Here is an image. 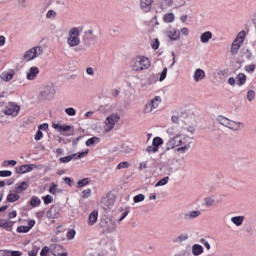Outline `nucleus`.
I'll use <instances>...</instances> for the list:
<instances>
[{"instance_id":"f257e3e1","label":"nucleus","mask_w":256,"mask_h":256,"mask_svg":"<svg viewBox=\"0 0 256 256\" xmlns=\"http://www.w3.org/2000/svg\"><path fill=\"white\" fill-rule=\"evenodd\" d=\"M186 140L187 139L185 137H181L180 135L169 138L166 143V148L164 149L163 153H161V157H169V151H171V149H175L176 147H181V145H185Z\"/></svg>"},{"instance_id":"f03ea898","label":"nucleus","mask_w":256,"mask_h":256,"mask_svg":"<svg viewBox=\"0 0 256 256\" xmlns=\"http://www.w3.org/2000/svg\"><path fill=\"white\" fill-rule=\"evenodd\" d=\"M131 66L133 71H145L151 67V61L146 56H137L132 60Z\"/></svg>"},{"instance_id":"7ed1b4c3","label":"nucleus","mask_w":256,"mask_h":256,"mask_svg":"<svg viewBox=\"0 0 256 256\" xmlns=\"http://www.w3.org/2000/svg\"><path fill=\"white\" fill-rule=\"evenodd\" d=\"M216 120L218 121V123H220V125H223L224 127H228V129H232V131H239L241 127L242 128L245 127V124L243 122H236L221 115L218 116Z\"/></svg>"},{"instance_id":"20e7f679","label":"nucleus","mask_w":256,"mask_h":256,"mask_svg":"<svg viewBox=\"0 0 256 256\" xmlns=\"http://www.w3.org/2000/svg\"><path fill=\"white\" fill-rule=\"evenodd\" d=\"M79 28L73 27L69 30V37L67 39V43L69 47H77L81 43V40L79 39Z\"/></svg>"},{"instance_id":"39448f33","label":"nucleus","mask_w":256,"mask_h":256,"mask_svg":"<svg viewBox=\"0 0 256 256\" xmlns=\"http://www.w3.org/2000/svg\"><path fill=\"white\" fill-rule=\"evenodd\" d=\"M43 52H44L43 47L41 46L33 47L25 52L24 59L25 61H33V59H36V57L43 55Z\"/></svg>"},{"instance_id":"423d86ee","label":"nucleus","mask_w":256,"mask_h":256,"mask_svg":"<svg viewBox=\"0 0 256 256\" xmlns=\"http://www.w3.org/2000/svg\"><path fill=\"white\" fill-rule=\"evenodd\" d=\"M99 37L95 34H93V30H88L84 32V35L82 37V43L86 47H91V43H95L98 41Z\"/></svg>"},{"instance_id":"0eeeda50","label":"nucleus","mask_w":256,"mask_h":256,"mask_svg":"<svg viewBox=\"0 0 256 256\" xmlns=\"http://www.w3.org/2000/svg\"><path fill=\"white\" fill-rule=\"evenodd\" d=\"M19 111H21V106L11 102L8 106L5 107L3 113L4 115H10L11 117H17L19 115Z\"/></svg>"},{"instance_id":"6e6552de","label":"nucleus","mask_w":256,"mask_h":256,"mask_svg":"<svg viewBox=\"0 0 256 256\" xmlns=\"http://www.w3.org/2000/svg\"><path fill=\"white\" fill-rule=\"evenodd\" d=\"M55 93H57L55 86L53 84H48L41 91V97L42 99L51 100L52 97H55Z\"/></svg>"},{"instance_id":"1a4fd4ad","label":"nucleus","mask_w":256,"mask_h":256,"mask_svg":"<svg viewBox=\"0 0 256 256\" xmlns=\"http://www.w3.org/2000/svg\"><path fill=\"white\" fill-rule=\"evenodd\" d=\"M33 169H37V164H23L20 167H16V173L23 175L25 173H31Z\"/></svg>"},{"instance_id":"9d476101","label":"nucleus","mask_w":256,"mask_h":256,"mask_svg":"<svg viewBox=\"0 0 256 256\" xmlns=\"http://www.w3.org/2000/svg\"><path fill=\"white\" fill-rule=\"evenodd\" d=\"M119 115L112 114L106 118V125H109L108 129L106 131H112V129H115V124L119 123Z\"/></svg>"},{"instance_id":"9b49d317","label":"nucleus","mask_w":256,"mask_h":256,"mask_svg":"<svg viewBox=\"0 0 256 256\" xmlns=\"http://www.w3.org/2000/svg\"><path fill=\"white\" fill-rule=\"evenodd\" d=\"M53 129H56V131H59L60 133H67V131H71V125H61V123H53L52 124Z\"/></svg>"},{"instance_id":"f8f14e48","label":"nucleus","mask_w":256,"mask_h":256,"mask_svg":"<svg viewBox=\"0 0 256 256\" xmlns=\"http://www.w3.org/2000/svg\"><path fill=\"white\" fill-rule=\"evenodd\" d=\"M38 73L39 69L37 68V66H33L29 69L26 78L28 79V81H35V79H37Z\"/></svg>"},{"instance_id":"ddd939ff","label":"nucleus","mask_w":256,"mask_h":256,"mask_svg":"<svg viewBox=\"0 0 256 256\" xmlns=\"http://www.w3.org/2000/svg\"><path fill=\"white\" fill-rule=\"evenodd\" d=\"M153 5V0H141L140 1V7L142 11L145 13H149L151 11V7Z\"/></svg>"},{"instance_id":"4468645a","label":"nucleus","mask_w":256,"mask_h":256,"mask_svg":"<svg viewBox=\"0 0 256 256\" xmlns=\"http://www.w3.org/2000/svg\"><path fill=\"white\" fill-rule=\"evenodd\" d=\"M201 216V211L193 210L184 214L185 221H191V219H197V217Z\"/></svg>"},{"instance_id":"2eb2a0df","label":"nucleus","mask_w":256,"mask_h":256,"mask_svg":"<svg viewBox=\"0 0 256 256\" xmlns=\"http://www.w3.org/2000/svg\"><path fill=\"white\" fill-rule=\"evenodd\" d=\"M58 215H59V210L57 206H52L50 210L46 212L47 219H57Z\"/></svg>"},{"instance_id":"dca6fc26","label":"nucleus","mask_w":256,"mask_h":256,"mask_svg":"<svg viewBox=\"0 0 256 256\" xmlns=\"http://www.w3.org/2000/svg\"><path fill=\"white\" fill-rule=\"evenodd\" d=\"M204 77H205V71L201 68H197L194 72V81L196 83H199V81H203Z\"/></svg>"},{"instance_id":"f3484780","label":"nucleus","mask_w":256,"mask_h":256,"mask_svg":"<svg viewBox=\"0 0 256 256\" xmlns=\"http://www.w3.org/2000/svg\"><path fill=\"white\" fill-rule=\"evenodd\" d=\"M99 217V212L97 210L92 211L88 216V225H95Z\"/></svg>"},{"instance_id":"a211bd4d","label":"nucleus","mask_w":256,"mask_h":256,"mask_svg":"<svg viewBox=\"0 0 256 256\" xmlns=\"http://www.w3.org/2000/svg\"><path fill=\"white\" fill-rule=\"evenodd\" d=\"M245 83H247V75L244 73H239L236 75V85H238V87H243Z\"/></svg>"},{"instance_id":"6ab92c4d","label":"nucleus","mask_w":256,"mask_h":256,"mask_svg":"<svg viewBox=\"0 0 256 256\" xmlns=\"http://www.w3.org/2000/svg\"><path fill=\"white\" fill-rule=\"evenodd\" d=\"M243 44L239 42V40L235 39L231 45V55H237L239 53V49Z\"/></svg>"},{"instance_id":"aec40b11","label":"nucleus","mask_w":256,"mask_h":256,"mask_svg":"<svg viewBox=\"0 0 256 256\" xmlns=\"http://www.w3.org/2000/svg\"><path fill=\"white\" fill-rule=\"evenodd\" d=\"M211 39H213V33L211 31L203 32L200 35L201 43H209V41H211Z\"/></svg>"},{"instance_id":"412c9836","label":"nucleus","mask_w":256,"mask_h":256,"mask_svg":"<svg viewBox=\"0 0 256 256\" xmlns=\"http://www.w3.org/2000/svg\"><path fill=\"white\" fill-rule=\"evenodd\" d=\"M14 75H15V70H10L9 72H3L0 75V79H2V81L9 82L11 81V79H13Z\"/></svg>"},{"instance_id":"4be33fe9","label":"nucleus","mask_w":256,"mask_h":256,"mask_svg":"<svg viewBox=\"0 0 256 256\" xmlns=\"http://www.w3.org/2000/svg\"><path fill=\"white\" fill-rule=\"evenodd\" d=\"M29 189V182L23 181L16 188V193H23V191H27Z\"/></svg>"},{"instance_id":"5701e85b","label":"nucleus","mask_w":256,"mask_h":256,"mask_svg":"<svg viewBox=\"0 0 256 256\" xmlns=\"http://www.w3.org/2000/svg\"><path fill=\"white\" fill-rule=\"evenodd\" d=\"M243 221H245V216H234L231 218V223L236 225V227H241Z\"/></svg>"},{"instance_id":"b1692460","label":"nucleus","mask_w":256,"mask_h":256,"mask_svg":"<svg viewBox=\"0 0 256 256\" xmlns=\"http://www.w3.org/2000/svg\"><path fill=\"white\" fill-rule=\"evenodd\" d=\"M86 155H89V149H86L83 152L71 154L70 157H72V161L73 160L77 161V159H83V157H86Z\"/></svg>"},{"instance_id":"393cba45","label":"nucleus","mask_w":256,"mask_h":256,"mask_svg":"<svg viewBox=\"0 0 256 256\" xmlns=\"http://www.w3.org/2000/svg\"><path fill=\"white\" fill-rule=\"evenodd\" d=\"M204 249L203 246H201V244H194L192 246V254L194 256H199L203 253Z\"/></svg>"},{"instance_id":"a878e982","label":"nucleus","mask_w":256,"mask_h":256,"mask_svg":"<svg viewBox=\"0 0 256 256\" xmlns=\"http://www.w3.org/2000/svg\"><path fill=\"white\" fill-rule=\"evenodd\" d=\"M0 227L2 229H11V227H13V221H9L7 219L0 218Z\"/></svg>"},{"instance_id":"bb28decb","label":"nucleus","mask_w":256,"mask_h":256,"mask_svg":"<svg viewBox=\"0 0 256 256\" xmlns=\"http://www.w3.org/2000/svg\"><path fill=\"white\" fill-rule=\"evenodd\" d=\"M20 198L21 196H19V194L13 192H9V194L7 195L8 203H15V201H19Z\"/></svg>"},{"instance_id":"cd10ccee","label":"nucleus","mask_w":256,"mask_h":256,"mask_svg":"<svg viewBox=\"0 0 256 256\" xmlns=\"http://www.w3.org/2000/svg\"><path fill=\"white\" fill-rule=\"evenodd\" d=\"M179 37H180V33H179V31H177L175 29L170 30L168 32V38L170 39V41H177L179 39Z\"/></svg>"},{"instance_id":"c85d7f7f","label":"nucleus","mask_w":256,"mask_h":256,"mask_svg":"<svg viewBox=\"0 0 256 256\" xmlns=\"http://www.w3.org/2000/svg\"><path fill=\"white\" fill-rule=\"evenodd\" d=\"M183 146L178 147L176 149L177 153H187L189 149H191V143H187V140H185V144H182Z\"/></svg>"},{"instance_id":"c756f323","label":"nucleus","mask_w":256,"mask_h":256,"mask_svg":"<svg viewBox=\"0 0 256 256\" xmlns=\"http://www.w3.org/2000/svg\"><path fill=\"white\" fill-rule=\"evenodd\" d=\"M152 145L159 151V147H161V145H163V138H161L159 136L154 137L152 140Z\"/></svg>"},{"instance_id":"7c9ffc66","label":"nucleus","mask_w":256,"mask_h":256,"mask_svg":"<svg viewBox=\"0 0 256 256\" xmlns=\"http://www.w3.org/2000/svg\"><path fill=\"white\" fill-rule=\"evenodd\" d=\"M99 141H101L99 137L93 136L85 142V145L86 147H93V145H95V143H99Z\"/></svg>"},{"instance_id":"2f4dec72","label":"nucleus","mask_w":256,"mask_h":256,"mask_svg":"<svg viewBox=\"0 0 256 256\" xmlns=\"http://www.w3.org/2000/svg\"><path fill=\"white\" fill-rule=\"evenodd\" d=\"M189 239L188 234H180L179 236L172 239L173 243H183V241H187Z\"/></svg>"},{"instance_id":"473e14b6","label":"nucleus","mask_w":256,"mask_h":256,"mask_svg":"<svg viewBox=\"0 0 256 256\" xmlns=\"http://www.w3.org/2000/svg\"><path fill=\"white\" fill-rule=\"evenodd\" d=\"M164 23H173L175 21V14L173 13H167L163 17Z\"/></svg>"},{"instance_id":"72a5a7b5","label":"nucleus","mask_w":256,"mask_h":256,"mask_svg":"<svg viewBox=\"0 0 256 256\" xmlns=\"http://www.w3.org/2000/svg\"><path fill=\"white\" fill-rule=\"evenodd\" d=\"M30 205L31 207H39V205H41V199H39L37 196L32 197L30 200Z\"/></svg>"},{"instance_id":"f704fd0d","label":"nucleus","mask_w":256,"mask_h":256,"mask_svg":"<svg viewBox=\"0 0 256 256\" xmlns=\"http://www.w3.org/2000/svg\"><path fill=\"white\" fill-rule=\"evenodd\" d=\"M169 183V176H165L164 178L160 179L156 184L155 187H163Z\"/></svg>"},{"instance_id":"c9c22d12","label":"nucleus","mask_w":256,"mask_h":256,"mask_svg":"<svg viewBox=\"0 0 256 256\" xmlns=\"http://www.w3.org/2000/svg\"><path fill=\"white\" fill-rule=\"evenodd\" d=\"M247 35V33L245 32V30H242L238 33L237 37L235 39H237L238 43H244L245 42V36Z\"/></svg>"},{"instance_id":"e433bc0d","label":"nucleus","mask_w":256,"mask_h":256,"mask_svg":"<svg viewBox=\"0 0 256 256\" xmlns=\"http://www.w3.org/2000/svg\"><path fill=\"white\" fill-rule=\"evenodd\" d=\"M91 183V179L89 178H83L77 182V185L79 188L86 187V185H89Z\"/></svg>"},{"instance_id":"4c0bfd02","label":"nucleus","mask_w":256,"mask_h":256,"mask_svg":"<svg viewBox=\"0 0 256 256\" xmlns=\"http://www.w3.org/2000/svg\"><path fill=\"white\" fill-rule=\"evenodd\" d=\"M149 103L154 106L153 109H157V107H159V103H161V96H156Z\"/></svg>"},{"instance_id":"58836bf2","label":"nucleus","mask_w":256,"mask_h":256,"mask_svg":"<svg viewBox=\"0 0 256 256\" xmlns=\"http://www.w3.org/2000/svg\"><path fill=\"white\" fill-rule=\"evenodd\" d=\"M204 205L205 207L209 208V207H213V205H215V199L211 198V197H207L204 199Z\"/></svg>"},{"instance_id":"ea45409f","label":"nucleus","mask_w":256,"mask_h":256,"mask_svg":"<svg viewBox=\"0 0 256 256\" xmlns=\"http://www.w3.org/2000/svg\"><path fill=\"white\" fill-rule=\"evenodd\" d=\"M65 113L69 117H75V115H77V110H75V108H73V107H69V108L65 109Z\"/></svg>"},{"instance_id":"a19ab883","label":"nucleus","mask_w":256,"mask_h":256,"mask_svg":"<svg viewBox=\"0 0 256 256\" xmlns=\"http://www.w3.org/2000/svg\"><path fill=\"white\" fill-rule=\"evenodd\" d=\"M39 246H37V242L33 245V248L31 251L28 252L29 256H37V253H39Z\"/></svg>"},{"instance_id":"79ce46f5","label":"nucleus","mask_w":256,"mask_h":256,"mask_svg":"<svg viewBox=\"0 0 256 256\" xmlns=\"http://www.w3.org/2000/svg\"><path fill=\"white\" fill-rule=\"evenodd\" d=\"M75 235H77V232L75 231V229H69L66 234V237L68 240L71 241V239H75Z\"/></svg>"},{"instance_id":"37998d69","label":"nucleus","mask_w":256,"mask_h":256,"mask_svg":"<svg viewBox=\"0 0 256 256\" xmlns=\"http://www.w3.org/2000/svg\"><path fill=\"white\" fill-rule=\"evenodd\" d=\"M133 201L134 203H141L142 201H145V196L143 194H138L134 196Z\"/></svg>"},{"instance_id":"c03bdc74","label":"nucleus","mask_w":256,"mask_h":256,"mask_svg":"<svg viewBox=\"0 0 256 256\" xmlns=\"http://www.w3.org/2000/svg\"><path fill=\"white\" fill-rule=\"evenodd\" d=\"M17 233H29V228L27 226H18L16 229Z\"/></svg>"},{"instance_id":"a18cd8bd","label":"nucleus","mask_w":256,"mask_h":256,"mask_svg":"<svg viewBox=\"0 0 256 256\" xmlns=\"http://www.w3.org/2000/svg\"><path fill=\"white\" fill-rule=\"evenodd\" d=\"M12 175L11 170H0V177H11Z\"/></svg>"},{"instance_id":"49530a36","label":"nucleus","mask_w":256,"mask_h":256,"mask_svg":"<svg viewBox=\"0 0 256 256\" xmlns=\"http://www.w3.org/2000/svg\"><path fill=\"white\" fill-rule=\"evenodd\" d=\"M42 199H43L45 205H49L53 201V196L48 194V195L44 196Z\"/></svg>"},{"instance_id":"de8ad7c7","label":"nucleus","mask_w":256,"mask_h":256,"mask_svg":"<svg viewBox=\"0 0 256 256\" xmlns=\"http://www.w3.org/2000/svg\"><path fill=\"white\" fill-rule=\"evenodd\" d=\"M154 107L155 106L153 104H150V102L147 103L144 108V113H151V111H153Z\"/></svg>"},{"instance_id":"09e8293b","label":"nucleus","mask_w":256,"mask_h":256,"mask_svg":"<svg viewBox=\"0 0 256 256\" xmlns=\"http://www.w3.org/2000/svg\"><path fill=\"white\" fill-rule=\"evenodd\" d=\"M47 19H55L57 17V12L54 10H49L46 14Z\"/></svg>"},{"instance_id":"8fccbe9b","label":"nucleus","mask_w":256,"mask_h":256,"mask_svg":"<svg viewBox=\"0 0 256 256\" xmlns=\"http://www.w3.org/2000/svg\"><path fill=\"white\" fill-rule=\"evenodd\" d=\"M247 99L250 102L255 100V92L253 90L247 92Z\"/></svg>"},{"instance_id":"3c124183","label":"nucleus","mask_w":256,"mask_h":256,"mask_svg":"<svg viewBox=\"0 0 256 256\" xmlns=\"http://www.w3.org/2000/svg\"><path fill=\"white\" fill-rule=\"evenodd\" d=\"M128 167H129V162L127 161L120 162L117 165V169H128Z\"/></svg>"},{"instance_id":"603ef678","label":"nucleus","mask_w":256,"mask_h":256,"mask_svg":"<svg viewBox=\"0 0 256 256\" xmlns=\"http://www.w3.org/2000/svg\"><path fill=\"white\" fill-rule=\"evenodd\" d=\"M256 65L255 64H250L245 66V71L247 73H253L255 71Z\"/></svg>"},{"instance_id":"864d4df0","label":"nucleus","mask_w":256,"mask_h":256,"mask_svg":"<svg viewBox=\"0 0 256 256\" xmlns=\"http://www.w3.org/2000/svg\"><path fill=\"white\" fill-rule=\"evenodd\" d=\"M166 78H167V67L163 68L159 77V81H165Z\"/></svg>"},{"instance_id":"5fc2aeb1","label":"nucleus","mask_w":256,"mask_h":256,"mask_svg":"<svg viewBox=\"0 0 256 256\" xmlns=\"http://www.w3.org/2000/svg\"><path fill=\"white\" fill-rule=\"evenodd\" d=\"M82 197L83 199H89L91 197V189H86L82 191Z\"/></svg>"},{"instance_id":"6e6d98bb","label":"nucleus","mask_w":256,"mask_h":256,"mask_svg":"<svg viewBox=\"0 0 256 256\" xmlns=\"http://www.w3.org/2000/svg\"><path fill=\"white\" fill-rule=\"evenodd\" d=\"M35 141H41L43 139V131L38 130L34 136Z\"/></svg>"},{"instance_id":"4d7b16f0","label":"nucleus","mask_w":256,"mask_h":256,"mask_svg":"<svg viewBox=\"0 0 256 256\" xmlns=\"http://www.w3.org/2000/svg\"><path fill=\"white\" fill-rule=\"evenodd\" d=\"M244 55L248 61H251V59H253V53L249 49L245 50Z\"/></svg>"},{"instance_id":"13d9d810","label":"nucleus","mask_w":256,"mask_h":256,"mask_svg":"<svg viewBox=\"0 0 256 256\" xmlns=\"http://www.w3.org/2000/svg\"><path fill=\"white\" fill-rule=\"evenodd\" d=\"M71 161H72V156L70 155L60 158V163H71Z\"/></svg>"},{"instance_id":"bf43d9fd","label":"nucleus","mask_w":256,"mask_h":256,"mask_svg":"<svg viewBox=\"0 0 256 256\" xmlns=\"http://www.w3.org/2000/svg\"><path fill=\"white\" fill-rule=\"evenodd\" d=\"M200 243H202V245H204V247L207 249V251H209V249H211V244H209V242L205 238H202L200 240Z\"/></svg>"},{"instance_id":"052dcab7","label":"nucleus","mask_w":256,"mask_h":256,"mask_svg":"<svg viewBox=\"0 0 256 256\" xmlns=\"http://www.w3.org/2000/svg\"><path fill=\"white\" fill-rule=\"evenodd\" d=\"M159 150L155 146H147L146 153H157Z\"/></svg>"},{"instance_id":"680f3d73","label":"nucleus","mask_w":256,"mask_h":256,"mask_svg":"<svg viewBox=\"0 0 256 256\" xmlns=\"http://www.w3.org/2000/svg\"><path fill=\"white\" fill-rule=\"evenodd\" d=\"M49 193H51V195H57V184L51 185V187L49 188Z\"/></svg>"},{"instance_id":"e2e57ef3","label":"nucleus","mask_w":256,"mask_h":256,"mask_svg":"<svg viewBox=\"0 0 256 256\" xmlns=\"http://www.w3.org/2000/svg\"><path fill=\"white\" fill-rule=\"evenodd\" d=\"M41 256H49V247L48 246H44L40 252Z\"/></svg>"},{"instance_id":"0e129e2a","label":"nucleus","mask_w":256,"mask_h":256,"mask_svg":"<svg viewBox=\"0 0 256 256\" xmlns=\"http://www.w3.org/2000/svg\"><path fill=\"white\" fill-rule=\"evenodd\" d=\"M47 129H49L48 123H43L38 126V131H47Z\"/></svg>"},{"instance_id":"69168bd1","label":"nucleus","mask_w":256,"mask_h":256,"mask_svg":"<svg viewBox=\"0 0 256 256\" xmlns=\"http://www.w3.org/2000/svg\"><path fill=\"white\" fill-rule=\"evenodd\" d=\"M173 5V0H163L162 7H171Z\"/></svg>"},{"instance_id":"338daca9","label":"nucleus","mask_w":256,"mask_h":256,"mask_svg":"<svg viewBox=\"0 0 256 256\" xmlns=\"http://www.w3.org/2000/svg\"><path fill=\"white\" fill-rule=\"evenodd\" d=\"M159 45H160L159 39L156 38V39L154 40V42L152 43V49H154V51H157V49H159Z\"/></svg>"},{"instance_id":"774afa93","label":"nucleus","mask_w":256,"mask_h":256,"mask_svg":"<svg viewBox=\"0 0 256 256\" xmlns=\"http://www.w3.org/2000/svg\"><path fill=\"white\" fill-rule=\"evenodd\" d=\"M64 183H66V185H68L69 187H73V179L70 177H65Z\"/></svg>"}]
</instances>
